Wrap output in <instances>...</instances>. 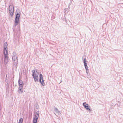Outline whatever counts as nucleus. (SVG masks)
Listing matches in <instances>:
<instances>
[{
  "mask_svg": "<svg viewBox=\"0 0 123 123\" xmlns=\"http://www.w3.org/2000/svg\"><path fill=\"white\" fill-rule=\"evenodd\" d=\"M8 55H6L5 54L4 55V57L3 58V62L5 65H6L8 63Z\"/></svg>",
  "mask_w": 123,
  "mask_h": 123,
  "instance_id": "nucleus-5",
  "label": "nucleus"
},
{
  "mask_svg": "<svg viewBox=\"0 0 123 123\" xmlns=\"http://www.w3.org/2000/svg\"><path fill=\"white\" fill-rule=\"evenodd\" d=\"M9 10L10 12V13L11 16H12L13 15L14 10V7L12 5L11 6L10 5L9 6Z\"/></svg>",
  "mask_w": 123,
  "mask_h": 123,
  "instance_id": "nucleus-9",
  "label": "nucleus"
},
{
  "mask_svg": "<svg viewBox=\"0 0 123 123\" xmlns=\"http://www.w3.org/2000/svg\"><path fill=\"white\" fill-rule=\"evenodd\" d=\"M20 16V13L18 10H17L16 12V17L15 20V24L14 26H16L18 24L19 21V19Z\"/></svg>",
  "mask_w": 123,
  "mask_h": 123,
  "instance_id": "nucleus-2",
  "label": "nucleus"
},
{
  "mask_svg": "<svg viewBox=\"0 0 123 123\" xmlns=\"http://www.w3.org/2000/svg\"><path fill=\"white\" fill-rule=\"evenodd\" d=\"M39 77L40 79L39 81L40 82L41 84L43 86H44L45 85V83L44 82V80L43 79V76L41 74L40 75Z\"/></svg>",
  "mask_w": 123,
  "mask_h": 123,
  "instance_id": "nucleus-8",
  "label": "nucleus"
},
{
  "mask_svg": "<svg viewBox=\"0 0 123 123\" xmlns=\"http://www.w3.org/2000/svg\"><path fill=\"white\" fill-rule=\"evenodd\" d=\"M17 55L15 52H13L12 55V61L13 66L16 68L17 67V64L18 63V59Z\"/></svg>",
  "mask_w": 123,
  "mask_h": 123,
  "instance_id": "nucleus-1",
  "label": "nucleus"
},
{
  "mask_svg": "<svg viewBox=\"0 0 123 123\" xmlns=\"http://www.w3.org/2000/svg\"><path fill=\"white\" fill-rule=\"evenodd\" d=\"M7 44L6 42H5L4 44V50L3 51V53L4 55L5 54L6 55H8V52L7 51Z\"/></svg>",
  "mask_w": 123,
  "mask_h": 123,
  "instance_id": "nucleus-7",
  "label": "nucleus"
},
{
  "mask_svg": "<svg viewBox=\"0 0 123 123\" xmlns=\"http://www.w3.org/2000/svg\"><path fill=\"white\" fill-rule=\"evenodd\" d=\"M54 111L56 113H57L58 114H59L60 111H58V109L55 107Z\"/></svg>",
  "mask_w": 123,
  "mask_h": 123,
  "instance_id": "nucleus-13",
  "label": "nucleus"
},
{
  "mask_svg": "<svg viewBox=\"0 0 123 123\" xmlns=\"http://www.w3.org/2000/svg\"><path fill=\"white\" fill-rule=\"evenodd\" d=\"M68 8H65L64 10V12L65 14L67 13L68 12Z\"/></svg>",
  "mask_w": 123,
  "mask_h": 123,
  "instance_id": "nucleus-14",
  "label": "nucleus"
},
{
  "mask_svg": "<svg viewBox=\"0 0 123 123\" xmlns=\"http://www.w3.org/2000/svg\"><path fill=\"white\" fill-rule=\"evenodd\" d=\"M32 76L34 79V81L36 82H38V76L37 71H35V70H33L32 71Z\"/></svg>",
  "mask_w": 123,
  "mask_h": 123,
  "instance_id": "nucleus-3",
  "label": "nucleus"
},
{
  "mask_svg": "<svg viewBox=\"0 0 123 123\" xmlns=\"http://www.w3.org/2000/svg\"><path fill=\"white\" fill-rule=\"evenodd\" d=\"M23 88V87H19L18 88L19 90L18 91V93H22L23 92V90H22Z\"/></svg>",
  "mask_w": 123,
  "mask_h": 123,
  "instance_id": "nucleus-12",
  "label": "nucleus"
},
{
  "mask_svg": "<svg viewBox=\"0 0 123 123\" xmlns=\"http://www.w3.org/2000/svg\"><path fill=\"white\" fill-rule=\"evenodd\" d=\"M83 105L84 106L85 108L87 110L90 111L91 109L90 108V106L89 105L86 103V102H85L83 103Z\"/></svg>",
  "mask_w": 123,
  "mask_h": 123,
  "instance_id": "nucleus-10",
  "label": "nucleus"
},
{
  "mask_svg": "<svg viewBox=\"0 0 123 123\" xmlns=\"http://www.w3.org/2000/svg\"><path fill=\"white\" fill-rule=\"evenodd\" d=\"M23 122V119L22 118H20L19 121L18 123H22Z\"/></svg>",
  "mask_w": 123,
  "mask_h": 123,
  "instance_id": "nucleus-15",
  "label": "nucleus"
},
{
  "mask_svg": "<svg viewBox=\"0 0 123 123\" xmlns=\"http://www.w3.org/2000/svg\"><path fill=\"white\" fill-rule=\"evenodd\" d=\"M37 106H38L37 105H36V107H37Z\"/></svg>",
  "mask_w": 123,
  "mask_h": 123,
  "instance_id": "nucleus-16",
  "label": "nucleus"
},
{
  "mask_svg": "<svg viewBox=\"0 0 123 123\" xmlns=\"http://www.w3.org/2000/svg\"><path fill=\"white\" fill-rule=\"evenodd\" d=\"M39 111H38L35 113L34 114V117L33 120V123H36L37 119L39 117Z\"/></svg>",
  "mask_w": 123,
  "mask_h": 123,
  "instance_id": "nucleus-4",
  "label": "nucleus"
},
{
  "mask_svg": "<svg viewBox=\"0 0 123 123\" xmlns=\"http://www.w3.org/2000/svg\"><path fill=\"white\" fill-rule=\"evenodd\" d=\"M84 57V56H83L82 58L83 61L84 63L85 68L86 70V72L88 74L89 72V70L88 69V67L87 65V63H86V62H87V61L86 60V58H85L84 59H83Z\"/></svg>",
  "mask_w": 123,
  "mask_h": 123,
  "instance_id": "nucleus-6",
  "label": "nucleus"
},
{
  "mask_svg": "<svg viewBox=\"0 0 123 123\" xmlns=\"http://www.w3.org/2000/svg\"><path fill=\"white\" fill-rule=\"evenodd\" d=\"M18 83L19 87H23V82L20 79H19Z\"/></svg>",
  "mask_w": 123,
  "mask_h": 123,
  "instance_id": "nucleus-11",
  "label": "nucleus"
}]
</instances>
